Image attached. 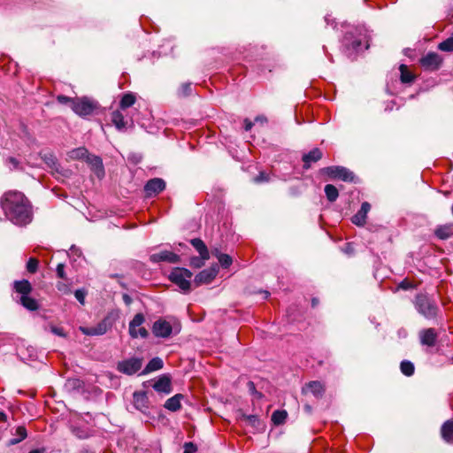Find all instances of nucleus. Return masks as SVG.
I'll return each mask as SVG.
<instances>
[{
  "label": "nucleus",
  "mask_w": 453,
  "mask_h": 453,
  "mask_svg": "<svg viewBox=\"0 0 453 453\" xmlns=\"http://www.w3.org/2000/svg\"><path fill=\"white\" fill-rule=\"evenodd\" d=\"M255 121L256 122H259L261 124H264V123H266L267 122V119L265 117V116H257L256 119H255Z\"/></svg>",
  "instance_id": "obj_58"
},
{
  "label": "nucleus",
  "mask_w": 453,
  "mask_h": 453,
  "mask_svg": "<svg viewBox=\"0 0 453 453\" xmlns=\"http://www.w3.org/2000/svg\"><path fill=\"white\" fill-rule=\"evenodd\" d=\"M217 273V265L204 269L195 277V283L196 285L208 284L216 277Z\"/></svg>",
  "instance_id": "obj_14"
},
{
  "label": "nucleus",
  "mask_w": 453,
  "mask_h": 453,
  "mask_svg": "<svg viewBox=\"0 0 453 453\" xmlns=\"http://www.w3.org/2000/svg\"><path fill=\"white\" fill-rule=\"evenodd\" d=\"M7 420V416L4 412L0 411V422H5Z\"/></svg>",
  "instance_id": "obj_60"
},
{
  "label": "nucleus",
  "mask_w": 453,
  "mask_h": 453,
  "mask_svg": "<svg viewBox=\"0 0 453 453\" xmlns=\"http://www.w3.org/2000/svg\"><path fill=\"white\" fill-rule=\"evenodd\" d=\"M153 388L159 393L170 394L172 391L171 380L166 375H162L153 384Z\"/></svg>",
  "instance_id": "obj_19"
},
{
  "label": "nucleus",
  "mask_w": 453,
  "mask_h": 453,
  "mask_svg": "<svg viewBox=\"0 0 453 453\" xmlns=\"http://www.w3.org/2000/svg\"><path fill=\"white\" fill-rule=\"evenodd\" d=\"M399 288L402 289H404V290H408V289L412 288L413 285L407 280H404L399 284Z\"/></svg>",
  "instance_id": "obj_52"
},
{
  "label": "nucleus",
  "mask_w": 453,
  "mask_h": 453,
  "mask_svg": "<svg viewBox=\"0 0 453 453\" xmlns=\"http://www.w3.org/2000/svg\"><path fill=\"white\" fill-rule=\"evenodd\" d=\"M192 246L198 251L199 255L203 256V258H209V251L204 242L199 239L195 238L190 241Z\"/></svg>",
  "instance_id": "obj_28"
},
{
  "label": "nucleus",
  "mask_w": 453,
  "mask_h": 453,
  "mask_svg": "<svg viewBox=\"0 0 453 453\" xmlns=\"http://www.w3.org/2000/svg\"><path fill=\"white\" fill-rule=\"evenodd\" d=\"M46 449L44 448L35 449L31 450L29 453H45Z\"/></svg>",
  "instance_id": "obj_59"
},
{
  "label": "nucleus",
  "mask_w": 453,
  "mask_h": 453,
  "mask_svg": "<svg viewBox=\"0 0 453 453\" xmlns=\"http://www.w3.org/2000/svg\"><path fill=\"white\" fill-rule=\"evenodd\" d=\"M150 261L152 263L169 262L174 264L180 261V257L172 251L161 250L157 253L151 254L150 256Z\"/></svg>",
  "instance_id": "obj_13"
},
{
  "label": "nucleus",
  "mask_w": 453,
  "mask_h": 453,
  "mask_svg": "<svg viewBox=\"0 0 453 453\" xmlns=\"http://www.w3.org/2000/svg\"><path fill=\"white\" fill-rule=\"evenodd\" d=\"M13 288L19 296L30 295L33 289L31 283L27 280H15Z\"/></svg>",
  "instance_id": "obj_21"
},
{
  "label": "nucleus",
  "mask_w": 453,
  "mask_h": 453,
  "mask_svg": "<svg viewBox=\"0 0 453 453\" xmlns=\"http://www.w3.org/2000/svg\"><path fill=\"white\" fill-rule=\"evenodd\" d=\"M244 421L247 425L250 426L251 427L255 429H259L261 426L260 419L256 415H247L244 416Z\"/></svg>",
  "instance_id": "obj_37"
},
{
  "label": "nucleus",
  "mask_w": 453,
  "mask_h": 453,
  "mask_svg": "<svg viewBox=\"0 0 453 453\" xmlns=\"http://www.w3.org/2000/svg\"><path fill=\"white\" fill-rule=\"evenodd\" d=\"M219 262L223 267H226V255L222 254L219 257Z\"/></svg>",
  "instance_id": "obj_56"
},
{
  "label": "nucleus",
  "mask_w": 453,
  "mask_h": 453,
  "mask_svg": "<svg viewBox=\"0 0 453 453\" xmlns=\"http://www.w3.org/2000/svg\"><path fill=\"white\" fill-rule=\"evenodd\" d=\"M1 206L13 224L26 225L31 221V206L21 192H6L1 200Z\"/></svg>",
  "instance_id": "obj_1"
},
{
  "label": "nucleus",
  "mask_w": 453,
  "mask_h": 453,
  "mask_svg": "<svg viewBox=\"0 0 453 453\" xmlns=\"http://www.w3.org/2000/svg\"><path fill=\"white\" fill-rule=\"evenodd\" d=\"M183 448H184L183 453H196L197 451L196 445L191 441L185 442Z\"/></svg>",
  "instance_id": "obj_47"
},
{
  "label": "nucleus",
  "mask_w": 453,
  "mask_h": 453,
  "mask_svg": "<svg viewBox=\"0 0 453 453\" xmlns=\"http://www.w3.org/2000/svg\"><path fill=\"white\" fill-rule=\"evenodd\" d=\"M343 46L349 55L358 53L368 49L367 36L357 29L354 32H348L343 38Z\"/></svg>",
  "instance_id": "obj_3"
},
{
  "label": "nucleus",
  "mask_w": 453,
  "mask_h": 453,
  "mask_svg": "<svg viewBox=\"0 0 453 453\" xmlns=\"http://www.w3.org/2000/svg\"><path fill=\"white\" fill-rule=\"evenodd\" d=\"M416 311L428 320L435 319L439 314V307L433 298L426 293H418L413 301Z\"/></svg>",
  "instance_id": "obj_2"
},
{
  "label": "nucleus",
  "mask_w": 453,
  "mask_h": 453,
  "mask_svg": "<svg viewBox=\"0 0 453 453\" xmlns=\"http://www.w3.org/2000/svg\"><path fill=\"white\" fill-rule=\"evenodd\" d=\"M183 395L176 394L165 401L164 407L168 411H177L181 408L180 401L183 399Z\"/></svg>",
  "instance_id": "obj_22"
},
{
  "label": "nucleus",
  "mask_w": 453,
  "mask_h": 453,
  "mask_svg": "<svg viewBox=\"0 0 453 453\" xmlns=\"http://www.w3.org/2000/svg\"><path fill=\"white\" fill-rule=\"evenodd\" d=\"M192 93V85L191 83H183L178 91L179 96H188Z\"/></svg>",
  "instance_id": "obj_40"
},
{
  "label": "nucleus",
  "mask_w": 453,
  "mask_h": 453,
  "mask_svg": "<svg viewBox=\"0 0 453 453\" xmlns=\"http://www.w3.org/2000/svg\"><path fill=\"white\" fill-rule=\"evenodd\" d=\"M400 79L403 83H410L414 81V75L409 71L407 65H401L399 67Z\"/></svg>",
  "instance_id": "obj_32"
},
{
  "label": "nucleus",
  "mask_w": 453,
  "mask_h": 453,
  "mask_svg": "<svg viewBox=\"0 0 453 453\" xmlns=\"http://www.w3.org/2000/svg\"><path fill=\"white\" fill-rule=\"evenodd\" d=\"M145 321L144 316L142 313L134 315L129 323V334L132 338H147L149 332L145 327L141 326Z\"/></svg>",
  "instance_id": "obj_7"
},
{
  "label": "nucleus",
  "mask_w": 453,
  "mask_h": 453,
  "mask_svg": "<svg viewBox=\"0 0 453 453\" xmlns=\"http://www.w3.org/2000/svg\"><path fill=\"white\" fill-rule=\"evenodd\" d=\"M85 161L91 166L98 178H102L104 175V169L100 157L88 154Z\"/></svg>",
  "instance_id": "obj_16"
},
{
  "label": "nucleus",
  "mask_w": 453,
  "mask_h": 453,
  "mask_svg": "<svg viewBox=\"0 0 453 453\" xmlns=\"http://www.w3.org/2000/svg\"><path fill=\"white\" fill-rule=\"evenodd\" d=\"M15 434L18 436L16 438H12L8 442V445L9 446H12V445H15V444H18L19 443L20 441H22L24 439L27 438V429L25 426H19L17 427L16 429V433Z\"/></svg>",
  "instance_id": "obj_30"
},
{
  "label": "nucleus",
  "mask_w": 453,
  "mask_h": 453,
  "mask_svg": "<svg viewBox=\"0 0 453 453\" xmlns=\"http://www.w3.org/2000/svg\"><path fill=\"white\" fill-rule=\"evenodd\" d=\"M323 172L331 176L344 181H352L354 174L352 172L343 166H329L323 169Z\"/></svg>",
  "instance_id": "obj_9"
},
{
  "label": "nucleus",
  "mask_w": 453,
  "mask_h": 453,
  "mask_svg": "<svg viewBox=\"0 0 453 453\" xmlns=\"http://www.w3.org/2000/svg\"><path fill=\"white\" fill-rule=\"evenodd\" d=\"M111 121L119 131L127 129L128 121L125 120L123 114L119 111L111 113Z\"/></svg>",
  "instance_id": "obj_24"
},
{
  "label": "nucleus",
  "mask_w": 453,
  "mask_h": 453,
  "mask_svg": "<svg viewBox=\"0 0 453 453\" xmlns=\"http://www.w3.org/2000/svg\"><path fill=\"white\" fill-rule=\"evenodd\" d=\"M71 251H72L73 254H74V255H76L78 257H80L81 255V251L77 247H75L74 245H73L71 247Z\"/></svg>",
  "instance_id": "obj_55"
},
{
  "label": "nucleus",
  "mask_w": 453,
  "mask_h": 453,
  "mask_svg": "<svg viewBox=\"0 0 453 453\" xmlns=\"http://www.w3.org/2000/svg\"><path fill=\"white\" fill-rule=\"evenodd\" d=\"M319 303V300L317 298H313L311 300V304L313 307H315Z\"/></svg>",
  "instance_id": "obj_61"
},
{
  "label": "nucleus",
  "mask_w": 453,
  "mask_h": 453,
  "mask_svg": "<svg viewBox=\"0 0 453 453\" xmlns=\"http://www.w3.org/2000/svg\"><path fill=\"white\" fill-rule=\"evenodd\" d=\"M398 334V336L401 337V338H405L407 336V330L404 329V328H401L398 330L397 332Z\"/></svg>",
  "instance_id": "obj_57"
},
{
  "label": "nucleus",
  "mask_w": 453,
  "mask_h": 453,
  "mask_svg": "<svg viewBox=\"0 0 453 453\" xmlns=\"http://www.w3.org/2000/svg\"><path fill=\"white\" fill-rule=\"evenodd\" d=\"M371 209V205L368 202H364L361 205L360 210L352 217L351 221L357 226H363L365 223L366 216Z\"/></svg>",
  "instance_id": "obj_18"
},
{
  "label": "nucleus",
  "mask_w": 453,
  "mask_h": 453,
  "mask_svg": "<svg viewBox=\"0 0 453 453\" xmlns=\"http://www.w3.org/2000/svg\"><path fill=\"white\" fill-rule=\"evenodd\" d=\"M192 273L185 268H175L170 273V280L177 285L182 291L188 292L190 290V280Z\"/></svg>",
  "instance_id": "obj_5"
},
{
  "label": "nucleus",
  "mask_w": 453,
  "mask_h": 453,
  "mask_svg": "<svg viewBox=\"0 0 453 453\" xmlns=\"http://www.w3.org/2000/svg\"><path fill=\"white\" fill-rule=\"evenodd\" d=\"M42 159L44 161V163L53 171L58 172L59 171V164L58 163L57 158L55 156L51 153H45L42 155Z\"/></svg>",
  "instance_id": "obj_29"
},
{
  "label": "nucleus",
  "mask_w": 453,
  "mask_h": 453,
  "mask_svg": "<svg viewBox=\"0 0 453 453\" xmlns=\"http://www.w3.org/2000/svg\"><path fill=\"white\" fill-rule=\"evenodd\" d=\"M112 324L111 318L107 316L96 326L90 327L81 326L80 329L86 335H103L112 326Z\"/></svg>",
  "instance_id": "obj_8"
},
{
  "label": "nucleus",
  "mask_w": 453,
  "mask_h": 453,
  "mask_svg": "<svg viewBox=\"0 0 453 453\" xmlns=\"http://www.w3.org/2000/svg\"><path fill=\"white\" fill-rule=\"evenodd\" d=\"M165 188V182L163 179L153 178L150 180L144 186L146 196L151 197L157 196Z\"/></svg>",
  "instance_id": "obj_10"
},
{
  "label": "nucleus",
  "mask_w": 453,
  "mask_h": 453,
  "mask_svg": "<svg viewBox=\"0 0 453 453\" xmlns=\"http://www.w3.org/2000/svg\"><path fill=\"white\" fill-rule=\"evenodd\" d=\"M50 330L52 334L58 335V336H61V337L66 336V334H65L64 329L62 327L50 325Z\"/></svg>",
  "instance_id": "obj_49"
},
{
  "label": "nucleus",
  "mask_w": 453,
  "mask_h": 453,
  "mask_svg": "<svg viewBox=\"0 0 453 453\" xmlns=\"http://www.w3.org/2000/svg\"><path fill=\"white\" fill-rule=\"evenodd\" d=\"M325 19H326V22L328 24L329 23V19H328L327 16L325 18Z\"/></svg>",
  "instance_id": "obj_63"
},
{
  "label": "nucleus",
  "mask_w": 453,
  "mask_h": 453,
  "mask_svg": "<svg viewBox=\"0 0 453 453\" xmlns=\"http://www.w3.org/2000/svg\"><path fill=\"white\" fill-rule=\"evenodd\" d=\"M87 292L84 289H77L74 292L75 298L79 301L81 304L85 303V297H86Z\"/></svg>",
  "instance_id": "obj_46"
},
{
  "label": "nucleus",
  "mask_w": 453,
  "mask_h": 453,
  "mask_svg": "<svg viewBox=\"0 0 453 453\" xmlns=\"http://www.w3.org/2000/svg\"><path fill=\"white\" fill-rule=\"evenodd\" d=\"M306 388L317 398L324 395L325 388L319 381H311L306 385Z\"/></svg>",
  "instance_id": "obj_27"
},
{
  "label": "nucleus",
  "mask_w": 453,
  "mask_h": 453,
  "mask_svg": "<svg viewBox=\"0 0 453 453\" xmlns=\"http://www.w3.org/2000/svg\"><path fill=\"white\" fill-rule=\"evenodd\" d=\"M435 234L440 239H447L450 235V231L447 227H440L436 229Z\"/></svg>",
  "instance_id": "obj_44"
},
{
  "label": "nucleus",
  "mask_w": 453,
  "mask_h": 453,
  "mask_svg": "<svg viewBox=\"0 0 453 453\" xmlns=\"http://www.w3.org/2000/svg\"><path fill=\"white\" fill-rule=\"evenodd\" d=\"M437 337L438 335L434 328L423 329L419 332V340L422 345L434 347Z\"/></svg>",
  "instance_id": "obj_15"
},
{
  "label": "nucleus",
  "mask_w": 453,
  "mask_h": 453,
  "mask_svg": "<svg viewBox=\"0 0 453 453\" xmlns=\"http://www.w3.org/2000/svg\"><path fill=\"white\" fill-rule=\"evenodd\" d=\"M122 299L126 305H130L133 302L132 297L127 294H123Z\"/></svg>",
  "instance_id": "obj_53"
},
{
  "label": "nucleus",
  "mask_w": 453,
  "mask_h": 453,
  "mask_svg": "<svg viewBox=\"0 0 453 453\" xmlns=\"http://www.w3.org/2000/svg\"><path fill=\"white\" fill-rule=\"evenodd\" d=\"M6 164L10 165V169L12 170H23V168L20 165L19 161L13 157H10L6 158Z\"/></svg>",
  "instance_id": "obj_41"
},
{
  "label": "nucleus",
  "mask_w": 453,
  "mask_h": 453,
  "mask_svg": "<svg viewBox=\"0 0 453 453\" xmlns=\"http://www.w3.org/2000/svg\"><path fill=\"white\" fill-rule=\"evenodd\" d=\"M247 387H248L249 392L252 395H254L256 398H261L262 397L263 395L256 389V386H255L253 381H249L247 383Z\"/></svg>",
  "instance_id": "obj_45"
},
{
  "label": "nucleus",
  "mask_w": 453,
  "mask_h": 453,
  "mask_svg": "<svg viewBox=\"0 0 453 453\" xmlns=\"http://www.w3.org/2000/svg\"><path fill=\"white\" fill-rule=\"evenodd\" d=\"M88 151L86 148L84 147H80V148H76V149H73L70 152H69V157L72 158V159H84L86 160V158L88 157Z\"/></svg>",
  "instance_id": "obj_31"
},
{
  "label": "nucleus",
  "mask_w": 453,
  "mask_h": 453,
  "mask_svg": "<svg viewBox=\"0 0 453 453\" xmlns=\"http://www.w3.org/2000/svg\"><path fill=\"white\" fill-rule=\"evenodd\" d=\"M135 103V96L131 93L125 94L119 103V106L121 109L125 110L128 107H131Z\"/></svg>",
  "instance_id": "obj_35"
},
{
  "label": "nucleus",
  "mask_w": 453,
  "mask_h": 453,
  "mask_svg": "<svg viewBox=\"0 0 453 453\" xmlns=\"http://www.w3.org/2000/svg\"><path fill=\"white\" fill-rule=\"evenodd\" d=\"M287 417L288 413L286 411L278 410L273 411V413L272 414V421L273 422L274 425L279 426L285 422Z\"/></svg>",
  "instance_id": "obj_34"
},
{
  "label": "nucleus",
  "mask_w": 453,
  "mask_h": 453,
  "mask_svg": "<svg viewBox=\"0 0 453 453\" xmlns=\"http://www.w3.org/2000/svg\"><path fill=\"white\" fill-rule=\"evenodd\" d=\"M401 372L406 376H411L414 373V365L407 360H403L400 365Z\"/></svg>",
  "instance_id": "obj_36"
},
{
  "label": "nucleus",
  "mask_w": 453,
  "mask_h": 453,
  "mask_svg": "<svg viewBox=\"0 0 453 453\" xmlns=\"http://www.w3.org/2000/svg\"><path fill=\"white\" fill-rule=\"evenodd\" d=\"M37 268L38 260L36 258L30 257L27 263V270L31 273H35L37 271Z\"/></svg>",
  "instance_id": "obj_42"
},
{
  "label": "nucleus",
  "mask_w": 453,
  "mask_h": 453,
  "mask_svg": "<svg viewBox=\"0 0 453 453\" xmlns=\"http://www.w3.org/2000/svg\"><path fill=\"white\" fill-rule=\"evenodd\" d=\"M441 434L445 441H453V419H449L442 424Z\"/></svg>",
  "instance_id": "obj_23"
},
{
  "label": "nucleus",
  "mask_w": 453,
  "mask_h": 453,
  "mask_svg": "<svg viewBox=\"0 0 453 453\" xmlns=\"http://www.w3.org/2000/svg\"><path fill=\"white\" fill-rule=\"evenodd\" d=\"M269 178H268V175L262 172L260 173L255 179L254 180L257 183L259 182H263V181H268Z\"/></svg>",
  "instance_id": "obj_51"
},
{
  "label": "nucleus",
  "mask_w": 453,
  "mask_h": 453,
  "mask_svg": "<svg viewBox=\"0 0 453 453\" xmlns=\"http://www.w3.org/2000/svg\"><path fill=\"white\" fill-rule=\"evenodd\" d=\"M209 258H203V256H199V257H193L190 258V266H192L193 268H200L202 267L205 261L208 260Z\"/></svg>",
  "instance_id": "obj_39"
},
{
  "label": "nucleus",
  "mask_w": 453,
  "mask_h": 453,
  "mask_svg": "<svg viewBox=\"0 0 453 453\" xmlns=\"http://www.w3.org/2000/svg\"><path fill=\"white\" fill-rule=\"evenodd\" d=\"M439 50L442 51H453V37H449L443 42H441L439 46Z\"/></svg>",
  "instance_id": "obj_38"
},
{
  "label": "nucleus",
  "mask_w": 453,
  "mask_h": 453,
  "mask_svg": "<svg viewBox=\"0 0 453 453\" xmlns=\"http://www.w3.org/2000/svg\"><path fill=\"white\" fill-rule=\"evenodd\" d=\"M142 359L140 357H131L119 361L117 365V370L127 375H133L141 370Z\"/></svg>",
  "instance_id": "obj_6"
},
{
  "label": "nucleus",
  "mask_w": 453,
  "mask_h": 453,
  "mask_svg": "<svg viewBox=\"0 0 453 453\" xmlns=\"http://www.w3.org/2000/svg\"><path fill=\"white\" fill-rule=\"evenodd\" d=\"M57 100L59 104H69L70 107L73 109V102L75 100V98H72L64 95H59L58 96Z\"/></svg>",
  "instance_id": "obj_43"
},
{
  "label": "nucleus",
  "mask_w": 453,
  "mask_h": 453,
  "mask_svg": "<svg viewBox=\"0 0 453 453\" xmlns=\"http://www.w3.org/2000/svg\"><path fill=\"white\" fill-rule=\"evenodd\" d=\"M57 288L63 294H69L71 292L69 285L62 281L57 283Z\"/></svg>",
  "instance_id": "obj_48"
},
{
  "label": "nucleus",
  "mask_w": 453,
  "mask_h": 453,
  "mask_svg": "<svg viewBox=\"0 0 453 453\" xmlns=\"http://www.w3.org/2000/svg\"><path fill=\"white\" fill-rule=\"evenodd\" d=\"M152 332L157 337L167 338L171 335L173 327L168 321L160 319L154 322Z\"/></svg>",
  "instance_id": "obj_11"
},
{
  "label": "nucleus",
  "mask_w": 453,
  "mask_h": 453,
  "mask_svg": "<svg viewBox=\"0 0 453 453\" xmlns=\"http://www.w3.org/2000/svg\"><path fill=\"white\" fill-rule=\"evenodd\" d=\"M252 127H253V122L246 119L244 120V129L246 131H250L252 128Z\"/></svg>",
  "instance_id": "obj_54"
},
{
  "label": "nucleus",
  "mask_w": 453,
  "mask_h": 453,
  "mask_svg": "<svg viewBox=\"0 0 453 453\" xmlns=\"http://www.w3.org/2000/svg\"><path fill=\"white\" fill-rule=\"evenodd\" d=\"M322 151L319 148L311 150L310 152L303 155V168L309 169L312 163H316L322 158Z\"/></svg>",
  "instance_id": "obj_17"
},
{
  "label": "nucleus",
  "mask_w": 453,
  "mask_h": 453,
  "mask_svg": "<svg viewBox=\"0 0 453 453\" xmlns=\"http://www.w3.org/2000/svg\"><path fill=\"white\" fill-rule=\"evenodd\" d=\"M325 194L329 202H334L338 198V189L332 184H326L325 186Z\"/></svg>",
  "instance_id": "obj_33"
},
{
  "label": "nucleus",
  "mask_w": 453,
  "mask_h": 453,
  "mask_svg": "<svg viewBox=\"0 0 453 453\" xmlns=\"http://www.w3.org/2000/svg\"><path fill=\"white\" fill-rule=\"evenodd\" d=\"M18 302L28 311H34L39 309L38 302L30 295L19 296Z\"/></svg>",
  "instance_id": "obj_25"
},
{
  "label": "nucleus",
  "mask_w": 453,
  "mask_h": 453,
  "mask_svg": "<svg viewBox=\"0 0 453 453\" xmlns=\"http://www.w3.org/2000/svg\"><path fill=\"white\" fill-rule=\"evenodd\" d=\"M441 58L435 52H429L420 59V65L426 70L435 71L439 69Z\"/></svg>",
  "instance_id": "obj_12"
},
{
  "label": "nucleus",
  "mask_w": 453,
  "mask_h": 453,
  "mask_svg": "<svg viewBox=\"0 0 453 453\" xmlns=\"http://www.w3.org/2000/svg\"><path fill=\"white\" fill-rule=\"evenodd\" d=\"M56 272H57L58 277H59L60 279L65 280L66 278L64 264H62V263L58 264L57 266Z\"/></svg>",
  "instance_id": "obj_50"
},
{
  "label": "nucleus",
  "mask_w": 453,
  "mask_h": 453,
  "mask_svg": "<svg viewBox=\"0 0 453 453\" xmlns=\"http://www.w3.org/2000/svg\"><path fill=\"white\" fill-rule=\"evenodd\" d=\"M164 365L163 360L160 357H153L142 371V374H147L157 370H160Z\"/></svg>",
  "instance_id": "obj_26"
},
{
  "label": "nucleus",
  "mask_w": 453,
  "mask_h": 453,
  "mask_svg": "<svg viewBox=\"0 0 453 453\" xmlns=\"http://www.w3.org/2000/svg\"><path fill=\"white\" fill-rule=\"evenodd\" d=\"M133 396L134 405L137 410L144 412L149 409L148 397L145 392H134Z\"/></svg>",
  "instance_id": "obj_20"
},
{
  "label": "nucleus",
  "mask_w": 453,
  "mask_h": 453,
  "mask_svg": "<svg viewBox=\"0 0 453 453\" xmlns=\"http://www.w3.org/2000/svg\"><path fill=\"white\" fill-rule=\"evenodd\" d=\"M98 103L88 97H75L73 102V111L80 117L91 115L98 108Z\"/></svg>",
  "instance_id": "obj_4"
},
{
  "label": "nucleus",
  "mask_w": 453,
  "mask_h": 453,
  "mask_svg": "<svg viewBox=\"0 0 453 453\" xmlns=\"http://www.w3.org/2000/svg\"><path fill=\"white\" fill-rule=\"evenodd\" d=\"M227 261H228V267H229L230 265L232 264V257L230 256H228Z\"/></svg>",
  "instance_id": "obj_62"
}]
</instances>
